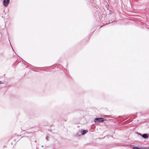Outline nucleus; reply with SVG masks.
Segmentation results:
<instances>
[{"instance_id":"obj_3","label":"nucleus","mask_w":149,"mask_h":149,"mask_svg":"<svg viewBox=\"0 0 149 149\" xmlns=\"http://www.w3.org/2000/svg\"><path fill=\"white\" fill-rule=\"evenodd\" d=\"M142 136L144 139H146L148 137V135L146 134H144L141 135Z\"/></svg>"},{"instance_id":"obj_4","label":"nucleus","mask_w":149,"mask_h":149,"mask_svg":"<svg viewBox=\"0 0 149 149\" xmlns=\"http://www.w3.org/2000/svg\"><path fill=\"white\" fill-rule=\"evenodd\" d=\"M88 131L87 130H85L81 132V134L82 135H84L86 134L87 132Z\"/></svg>"},{"instance_id":"obj_1","label":"nucleus","mask_w":149,"mask_h":149,"mask_svg":"<svg viewBox=\"0 0 149 149\" xmlns=\"http://www.w3.org/2000/svg\"><path fill=\"white\" fill-rule=\"evenodd\" d=\"M104 120L103 118H95L94 120V121L95 123H97L103 121H104Z\"/></svg>"},{"instance_id":"obj_2","label":"nucleus","mask_w":149,"mask_h":149,"mask_svg":"<svg viewBox=\"0 0 149 149\" xmlns=\"http://www.w3.org/2000/svg\"><path fill=\"white\" fill-rule=\"evenodd\" d=\"M9 3V0H3V5L6 7Z\"/></svg>"}]
</instances>
